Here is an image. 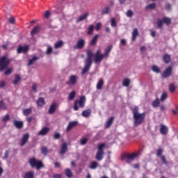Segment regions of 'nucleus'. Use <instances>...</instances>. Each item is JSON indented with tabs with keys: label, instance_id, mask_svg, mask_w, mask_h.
<instances>
[{
	"label": "nucleus",
	"instance_id": "7",
	"mask_svg": "<svg viewBox=\"0 0 178 178\" xmlns=\"http://www.w3.org/2000/svg\"><path fill=\"white\" fill-rule=\"evenodd\" d=\"M10 60L6 56L0 58V72H3L9 66Z\"/></svg>",
	"mask_w": 178,
	"mask_h": 178
},
{
	"label": "nucleus",
	"instance_id": "42",
	"mask_svg": "<svg viewBox=\"0 0 178 178\" xmlns=\"http://www.w3.org/2000/svg\"><path fill=\"white\" fill-rule=\"evenodd\" d=\"M152 70L154 72V73H161V69L156 65H153L152 67Z\"/></svg>",
	"mask_w": 178,
	"mask_h": 178
},
{
	"label": "nucleus",
	"instance_id": "28",
	"mask_svg": "<svg viewBox=\"0 0 178 178\" xmlns=\"http://www.w3.org/2000/svg\"><path fill=\"white\" fill-rule=\"evenodd\" d=\"M88 17V13H86L84 15L79 16V17L76 19L77 23H80V22H83V20H86Z\"/></svg>",
	"mask_w": 178,
	"mask_h": 178
},
{
	"label": "nucleus",
	"instance_id": "4",
	"mask_svg": "<svg viewBox=\"0 0 178 178\" xmlns=\"http://www.w3.org/2000/svg\"><path fill=\"white\" fill-rule=\"evenodd\" d=\"M29 163L32 168H35L37 170H40L42 168H44V163L41 160L35 159V157L29 159Z\"/></svg>",
	"mask_w": 178,
	"mask_h": 178
},
{
	"label": "nucleus",
	"instance_id": "63",
	"mask_svg": "<svg viewBox=\"0 0 178 178\" xmlns=\"http://www.w3.org/2000/svg\"><path fill=\"white\" fill-rule=\"evenodd\" d=\"M8 47H9V42H8L6 44H3L1 46V48L6 50V49H8Z\"/></svg>",
	"mask_w": 178,
	"mask_h": 178
},
{
	"label": "nucleus",
	"instance_id": "30",
	"mask_svg": "<svg viewBox=\"0 0 178 178\" xmlns=\"http://www.w3.org/2000/svg\"><path fill=\"white\" fill-rule=\"evenodd\" d=\"M40 33V26H35L31 31V35H35Z\"/></svg>",
	"mask_w": 178,
	"mask_h": 178
},
{
	"label": "nucleus",
	"instance_id": "62",
	"mask_svg": "<svg viewBox=\"0 0 178 178\" xmlns=\"http://www.w3.org/2000/svg\"><path fill=\"white\" fill-rule=\"evenodd\" d=\"M46 54L49 55V54H52V47H49L47 49Z\"/></svg>",
	"mask_w": 178,
	"mask_h": 178
},
{
	"label": "nucleus",
	"instance_id": "47",
	"mask_svg": "<svg viewBox=\"0 0 178 178\" xmlns=\"http://www.w3.org/2000/svg\"><path fill=\"white\" fill-rule=\"evenodd\" d=\"M156 4L155 3H149L145 7V9H155Z\"/></svg>",
	"mask_w": 178,
	"mask_h": 178
},
{
	"label": "nucleus",
	"instance_id": "64",
	"mask_svg": "<svg viewBox=\"0 0 178 178\" xmlns=\"http://www.w3.org/2000/svg\"><path fill=\"white\" fill-rule=\"evenodd\" d=\"M53 178H62V175L60 174H54Z\"/></svg>",
	"mask_w": 178,
	"mask_h": 178
},
{
	"label": "nucleus",
	"instance_id": "29",
	"mask_svg": "<svg viewBox=\"0 0 178 178\" xmlns=\"http://www.w3.org/2000/svg\"><path fill=\"white\" fill-rule=\"evenodd\" d=\"M81 115L83 118H88L91 115V109L88 108L82 111Z\"/></svg>",
	"mask_w": 178,
	"mask_h": 178
},
{
	"label": "nucleus",
	"instance_id": "2",
	"mask_svg": "<svg viewBox=\"0 0 178 178\" xmlns=\"http://www.w3.org/2000/svg\"><path fill=\"white\" fill-rule=\"evenodd\" d=\"M87 58L85 60V65L82 70L81 74L84 76L86 73L90 71L91 66H92V57L94 54H92V49H88L86 51Z\"/></svg>",
	"mask_w": 178,
	"mask_h": 178
},
{
	"label": "nucleus",
	"instance_id": "45",
	"mask_svg": "<svg viewBox=\"0 0 178 178\" xmlns=\"http://www.w3.org/2000/svg\"><path fill=\"white\" fill-rule=\"evenodd\" d=\"M169 91L170 92H175L176 91V86L173 83L169 85Z\"/></svg>",
	"mask_w": 178,
	"mask_h": 178
},
{
	"label": "nucleus",
	"instance_id": "3",
	"mask_svg": "<svg viewBox=\"0 0 178 178\" xmlns=\"http://www.w3.org/2000/svg\"><path fill=\"white\" fill-rule=\"evenodd\" d=\"M141 155V151H138L134 153H125L121 156L122 161L126 160V162L127 163H131L136 158H138V156H140Z\"/></svg>",
	"mask_w": 178,
	"mask_h": 178
},
{
	"label": "nucleus",
	"instance_id": "51",
	"mask_svg": "<svg viewBox=\"0 0 178 178\" xmlns=\"http://www.w3.org/2000/svg\"><path fill=\"white\" fill-rule=\"evenodd\" d=\"M88 142V138H83L80 140L81 145H86V144H87Z\"/></svg>",
	"mask_w": 178,
	"mask_h": 178
},
{
	"label": "nucleus",
	"instance_id": "15",
	"mask_svg": "<svg viewBox=\"0 0 178 178\" xmlns=\"http://www.w3.org/2000/svg\"><path fill=\"white\" fill-rule=\"evenodd\" d=\"M78 124L79 122L77 121L70 122L67 127L66 131H70V130L74 129Z\"/></svg>",
	"mask_w": 178,
	"mask_h": 178
},
{
	"label": "nucleus",
	"instance_id": "55",
	"mask_svg": "<svg viewBox=\"0 0 178 178\" xmlns=\"http://www.w3.org/2000/svg\"><path fill=\"white\" fill-rule=\"evenodd\" d=\"M101 27H102V24H101V22H99L97 24V25L95 26V30L97 31H99V30H101Z\"/></svg>",
	"mask_w": 178,
	"mask_h": 178
},
{
	"label": "nucleus",
	"instance_id": "23",
	"mask_svg": "<svg viewBox=\"0 0 178 178\" xmlns=\"http://www.w3.org/2000/svg\"><path fill=\"white\" fill-rule=\"evenodd\" d=\"M38 106H44L45 105V99L42 97H39L36 102Z\"/></svg>",
	"mask_w": 178,
	"mask_h": 178
},
{
	"label": "nucleus",
	"instance_id": "49",
	"mask_svg": "<svg viewBox=\"0 0 178 178\" xmlns=\"http://www.w3.org/2000/svg\"><path fill=\"white\" fill-rule=\"evenodd\" d=\"M161 160L162 161V163L163 165H169V162L168 161V160H166V157L163 155H162L161 156Z\"/></svg>",
	"mask_w": 178,
	"mask_h": 178
},
{
	"label": "nucleus",
	"instance_id": "5",
	"mask_svg": "<svg viewBox=\"0 0 178 178\" xmlns=\"http://www.w3.org/2000/svg\"><path fill=\"white\" fill-rule=\"evenodd\" d=\"M86 106V96H81L80 99H76L74 103V111H79V108Z\"/></svg>",
	"mask_w": 178,
	"mask_h": 178
},
{
	"label": "nucleus",
	"instance_id": "60",
	"mask_svg": "<svg viewBox=\"0 0 178 178\" xmlns=\"http://www.w3.org/2000/svg\"><path fill=\"white\" fill-rule=\"evenodd\" d=\"M116 26V19L115 18L111 19V27H115Z\"/></svg>",
	"mask_w": 178,
	"mask_h": 178
},
{
	"label": "nucleus",
	"instance_id": "36",
	"mask_svg": "<svg viewBox=\"0 0 178 178\" xmlns=\"http://www.w3.org/2000/svg\"><path fill=\"white\" fill-rule=\"evenodd\" d=\"M0 109H1V111H6V109H8V106H6V104H5L3 101H0Z\"/></svg>",
	"mask_w": 178,
	"mask_h": 178
},
{
	"label": "nucleus",
	"instance_id": "57",
	"mask_svg": "<svg viewBox=\"0 0 178 178\" xmlns=\"http://www.w3.org/2000/svg\"><path fill=\"white\" fill-rule=\"evenodd\" d=\"M54 140H59L60 138V134L55 133L54 135Z\"/></svg>",
	"mask_w": 178,
	"mask_h": 178
},
{
	"label": "nucleus",
	"instance_id": "14",
	"mask_svg": "<svg viewBox=\"0 0 178 178\" xmlns=\"http://www.w3.org/2000/svg\"><path fill=\"white\" fill-rule=\"evenodd\" d=\"M77 76L76 75H71L69 79V81L67 82V84H72V86H74L76 83H77Z\"/></svg>",
	"mask_w": 178,
	"mask_h": 178
},
{
	"label": "nucleus",
	"instance_id": "12",
	"mask_svg": "<svg viewBox=\"0 0 178 178\" xmlns=\"http://www.w3.org/2000/svg\"><path fill=\"white\" fill-rule=\"evenodd\" d=\"M160 133L163 136H166L169 133V128L166 125L161 124L160 125Z\"/></svg>",
	"mask_w": 178,
	"mask_h": 178
},
{
	"label": "nucleus",
	"instance_id": "38",
	"mask_svg": "<svg viewBox=\"0 0 178 178\" xmlns=\"http://www.w3.org/2000/svg\"><path fill=\"white\" fill-rule=\"evenodd\" d=\"M31 112H33L31 108H26L23 111L24 116H29V115H31Z\"/></svg>",
	"mask_w": 178,
	"mask_h": 178
},
{
	"label": "nucleus",
	"instance_id": "34",
	"mask_svg": "<svg viewBox=\"0 0 178 178\" xmlns=\"http://www.w3.org/2000/svg\"><path fill=\"white\" fill-rule=\"evenodd\" d=\"M87 34L88 35H92V34H94V25L89 26Z\"/></svg>",
	"mask_w": 178,
	"mask_h": 178
},
{
	"label": "nucleus",
	"instance_id": "32",
	"mask_svg": "<svg viewBox=\"0 0 178 178\" xmlns=\"http://www.w3.org/2000/svg\"><path fill=\"white\" fill-rule=\"evenodd\" d=\"M163 23H165L167 24V26H169L172 23V19L168 17H163Z\"/></svg>",
	"mask_w": 178,
	"mask_h": 178
},
{
	"label": "nucleus",
	"instance_id": "46",
	"mask_svg": "<svg viewBox=\"0 0 178 178\" xmlns=\"http://www.w3.org/2000/svg\"><path fill=\"white\" fill-rule=\"evenodd\" d=\"M20 80H22V78H20L19 75H15V78L13 80V84L15 86H16V84H17V83H19V81H20Z\"/></svg>",
	"mask_w": 178,
	"mask_h": 178
},
{
	"label": "nucleus",
	"instance_id": "37",
	"mask_svg": "<svg viewBox=\"0 0 178 178\" xmlns=\"http://www.w3.org/2000/svg\"><path fill=\"white\" fill-rule=\"evenodd\" d=\"M38 57L34 56L32 59H30L28 63V66H31L36 60H38Z\"/></svg>",
	"mask_w": 178,
	"mask_h": 178
},
{
	"label": "nucleus",
	"instance_id": "31",
	"mask_svg": "<svg viewBox=\"0 0 178 178\" xmlns=\"http://www.w3.org/2000/svg\"><path fill=\"white\" fill-rule=\"evenodd\" d=\"M34 171L26 172L24 175V178H34Z\"/></svg>",
	"mask_w": 178,
	"mask_h": 178
},
{
	"label": "nucleus",
	"instance_id": "27",
	"mask_svg": "<svg viewBox=\"0 0 178 178\" xmlns=\"http://www.w3.org/2000/svg\"><path fill=\"white\" fill-rule=\"evenodd\" d=\"M104 79H101L99 81L97 82L96 88L97 90H102V87L104 86Z\"/></svg>",
	"mask_w": 178,
	"mask_h": 178
},
{
	"label": "nucleus",
	"instance_id": "11",
	"mask_svg": "<svg viewBox=\"0 0 178 178\" xmlns=\"http://www.w3.org/2000/svg\"><path fill=\"white\" fill-rule=\"evenodd\" d=\"M30 138V134L29 133H26L22 136L20 146L24 147L26 144H27V141H29V139Z\"/></svg>",
	"mask_w": 178,
	"mask_h": 178
},
{
	"label": "nucleus",
	"instance_id": "20",
	"mask_svg": "<svg viewBox=\"0 0 178 178\" xmlns=\"http://www.w3.org/2000/svg\"><path fill=\"white\" fill-rule=\"evenodd\" d=\"M56 106H58V104L56 103L51 104L49 108V115H52V113H54L55 111H56Z\"/></svg>",
	"mask_w": 178,
	"mask_h": 178
},
{
	"label": "nucleus",
	"instance_id": "16",
	"mask_svg": "<svg viewBox=\"0 0 178 178\" xmlns=\"http://www.w3.org/2000/svg\"><path fill=\"white\" fill-rule=\"evenodd\" d=\"M49 133V128L44 127L38 133V136H47Z\"/></svg>",
	"mask_w": 178,
	"mask_h": 178
},
{
	"label": "nucleus",
	"instance_id": "13",
	"mask_svg": "<svg viewBox=\"0 0 178 178\" xmlns=\"http://www.w3.org/2000/svg\"><path fill=\"white\" fill-rule=\"evenodd\" d=\"M27 51H29V46L26 45V46H19L17 49V54H26V52H27Z\"/></svg>",
	"mask_w": 178,
	"mask_h": 178
},
{
	"label": "nucleus",
	"instance_id": "18",
	"mask_svg": "<svg viewBox=\"0 0 178 178\" xmlns=\"http://www.w3.org/2000/svg\"><path fill=\"white\" fill-rule=\"evenodd\" d=\"M13 124L15 126V127H16V129H22L24 124L22 121H18L16 120H13Z\"/></svg>",
	"mask_w": 178,
	"mask_h": 178
},
{
	"label": "nucleus",
	"instance_id": "19",
	"mask_svg": "<svg viewBox=\"0 0 178 178\" xmlns=\"http://www.w3.org/2000/svg\"><path fill=\"white\" fill-rule=\"evenodd\" d=\"M99 37V35L98 34L95 35L90 42V45H92V47H94V45H96L97 42H98Z\"/></svg>",
	"mask_w": 178,
	"mask_h": 178
},
{
	"label": "nucleus",
	"instance_id": "17",
	"mask_svg": "<svg viewBox=\"0 0 178 178\" xmlns=\"http://www.w3.org/2000/svg\"><path fill=\"white\" fill-rule=\"evenodd\" d=\"M67 152V143H64L60 147V155H63L64 154H66V152Z\"/></svg>",
	"mask_w": 178,
	"mask_h": 178
},
{
	"label": "nucleus",
	"instance_id": "56",
	"mask_svg": "<svg viewBox=\"0 0 178 178\" xmlns=\"http://www.w3.org/2000/svg\"><path fill=\"white\" fill-rule=\"evenodd\" d=\"M49 16H51V13L49 11L47 10L44 12V17H45V19H49Z\"/></svg>",
	"mask_w": 178,
	"mask_h": 178
},
{
	"label": "nucleus",
	"instance_id": "54",
	"mask_svg": "<svg viewBox=\"0 0 178 178\" xmlns=\"http://www.w3.org/2000/svg\"><path fill=\"white\" fill-rule=\"evenodd\" d=\"M12 74V68H8L4 72L5 76H9V74Z\"/></svg>",
	"mask_w": 178,
	"mask_h": 178
},
{
	"label": "nucleus",
	"instance_id": "1",
	"mask_svg": "<svg viewBox=\"0 0 178 178\" xmlns=\"http://www.w3.org/2000/svg\"><path fill=\"white\" fill-rule=\"evenodd\" d=\"M134 125L135 127L143 124L145 120V113H138V106H135L132 109Z\"/></svg>",
	"mask_w": 178,
	"mask_h": 178
},
{
	"label": "nucleus",
	"instance_id": "41",
	"mask_svg": "<svg viewBox=\"0 0 178 178\" xmlns=\"http://www.w3.org/2000/svg\"><path fill=\"white\" fill-rule=\"evenodd\" d=\"M74 97H76V91L72 90L69 95L68 99H70V101H72V99H74Z\"/></svg>",
	"mask_w": 178,
	"mask_h": 178
},
{
	"label": "nucleus",
	"instance_id": "8",
	"mask_svg": "<svg viewBox=\"0 0 178 178\" xmlns=\"http://www.w3.org/2000/svg\"><path fill=\"white\" fill-rule=\"evenodd\" d=\"M104 58H105V56L101 54V49H97L95 54L94 55L95 63H101V62L104 60Z\"/></svg>",
	"mask_w": 178,
	"mask_h": 178
},
{
	"label": "nucleus",
	"instance_id": "22",
	"mask_svg": "<svg viewBox=\"0 0 178 178\" xmlns=\"http://www.w3.org/2000/svg\"><path fill=\"white\" fill-rule=\"evenodd\" d=\"M163 60L164 63H170L172 58H170V55L165 54L163 56Z\"/></svg>",
	"mask_w": 178,
	"mask_h": 178
},
{
	"label": "nucleus",
	"instance_id": "26",
	"mask_svg": "<svg viewBox=\"0 0 178 178\" xmlns=\"http://www.w3.org/2000/svg\"><path fill=\"white\" fill-rule=\"evenodd\" d=\"M160 104H161V101L159 100V99L158 97L156 98V99H154L152 102V106L153 108H158V106H159Z\"/></svg>",
	"mask_w": 178,
	"mask_h": 178
},
{
	"label": "nucleus",
	"instance_id": "59",
	"mask_svg": "<svg viewBox=\"0 0 178 178\" xmlns=\"http://www.w3.org/2000/svg\"><path fill=\"white\" fill-rule=\"evenodd\" d=\"M127 17H133V11L131 10H129L127 12Z\"/></svg>",
	"mask_w": 178,
	"mask_h": 178
},
{
	"label": "nucleus",
	"instance_id": "61",
	"mask_svg": "<svg viewBox=\"0 0 178 178\" xmlns=\"http://www.w3.org/2000/svg\"><path fill=\"white\" fill-rule=\"evenodd\" d=\"M32 90L34 92H37V83H34L32 86Z\"/></svg>",
	"mask_w": 178,
	"mask_h": 178
},
{
	"label": "nucleus",
	"instance_id": "39",
	"mask_svg": "<svg viewBox=\"0 0 178 178\" xmlns=\"http://www.w3.org/2000/svg\"><path fill=\"white\" fill-rule=\"evenodd\" d=\"M90 169H97L98 168V163L97 161H92L90 165L89 166Z\"/></svg>",
	"mask_w": 178,
	"mask_h": 178
},
{
	"label": "nucleus",
	"instance_id": "52",
	"mask_svg": "<svg viewBox=\"0 0 178 178\" xmlns=\"http://www.w3.org/2000/svg\"><path fill=\"white\" fill-rule=\"evenodd\" d=\"M162 154H163V149L159 148L156 150V156H158L159 158H161L162 156Z\"/></svg>",
	"mask_w": 178,
	"mask_h": 178
},
{
	"label": "nucleus",
	"instance_id": "21",
	"mask_svg": "<svg viewBox=\"0 0 178 178\" xmlns=\"http://www.w3.org/2000/svg\"><path fill=\"white\" fill-rule=\"evenodd\" d=\"M115 120V117H111L107 122H106L105 127L106 129H109L111 126L113 124V121Z\"/></svg>",
	"mask_w": 178,
	"mask_h": 178
},
{
	"label": "nucleus",
	"instance_id": "40",
	"mask_svg": "<svg viewBox=\"0 0 178 178\" xmlns=\"http://www.w3.org/2000/svg\"><path fill=\"white\" fill-rule=\"evenodd\" d=\"M110 11H111V8L105 7L102 10V15H108V13H109Z\"/></svg>",
	"mask_w": 178,
	"mask_h": 178
},
{
	"label": "nucleus",
	"instance_id": "43",
	"mask_svg": "<svg viewBox=\"0 0 178 178\" xmlns=\"http://www.w3.org/2000/svg\"><path fill=\"white\" fill-rule=\"evenodd\" d=\"M122 84L124 87H129V86H130V79L127 78L124 79L122 81Z\"/></svg>",
	"mask_w": 178,
	"mask_h": 178
},
{
	"label": "nucleus",
	"instance_id": "10",
	"mask_svg": "<svg viewBox=\"0 0 178 178\" xmlns=\"http://www.w3.org/2000/svg\"><path fill=\"white\" fill-rule=\"evenodd\" d=\"M172 72H173V67H172V66H169L164 70L161 76L163 79H168V77H170V76H172Z\"/></svg>",
	"mask_w": 178,
	"mask_h": 178
},
{
	"label": "nucleus",
	"instance_id": "50",
	"mask_svg": "<svg viewBox=\"0 0 178 178\" xmlns=\"http://www.w3.org/2000/svg\"><path fill=\"white\" fill-rule=\"evenodd\" d=\"M41 151H42V154H43V155H47L48 154V147H42L41 148Z\"/></svg>",
	"mask_w": 178,
	"mask_h": 178
},
{
	"label": "nucleus",
	"instance_id": "53",
	"mask_svg": "<svg viewBox=\"0 0 178 178\" xmlns=\"http://www.w3.org/2000/svg\"><path fill=\"white\" fill-rule=\"evenodd\" d=\"M10 120V116H9V114L6 115L3 118H2V122H8V120Z\"/></svg>",
	"mask_w": 178,
	"mask_h": 178
},
{
	"label": "nucleus",
	"instance_id": "6",
	"mask_svg": "<svg viewBox=\"0 0 178 178\" xmlns=\"http://www.w3.org/2000/svg\"><path fill=\"white\" fill-rule=\"evenodd\" d=\"M105 143H101L97 147V152L96 153L95 159L97 161H102L104 159V147H106Z\"/></svg>",
	"mask_w": 178,
	"mask_h": 178
},
{
	"label": "nucleus",
	"instance_id": "9",
	"mask_svg": "<svg viewBox=\"0 0 178 178\" xmlns=\"http://www.w3.org/2000/svg\"><path fill=\"white\" fill-rule=\"evenodd\" d=\"M86 47V40L81 38L77 40L76 45H74V49H83Z\"/></svg>",
	"mask_w": 178,
	"mask_h": 178
},
{
	"label": "nucleus",
	"instance_id": "25",
	"mask_svg": "<svg viewBox=\"0 0 178 178\" xmlns=\"http://www.w3.org/2000/svg\"><path fill=\"white\" fill-rule=\"evenodd\" d=\"M64 172H65V176H67L68 178L73 177V172H72L70 168H65L64 170Z\"/></svg>",
	"mask_w": 178,
	"mask_h": 178
},
{
	"label": "nucleus",
	"instance_id": "35",
	"mask_svg": "<svg viewBox=\"0 0 178 178\" xmlns=\"http://www.w3.org/2000/svg\"><path fill=\"white\" fill-rule=\"evenodd\" d=\"M137 35H138V30L135 29L132 32V41H134L137 38Z\"/></svg>",
	"mask_w": 178,
	"mask_h": 178
},
{
	"label": "nucleus",
	"instance_id": "44",
	"mask_svg": "<svg viewBox=\"0 0 178 178\" xmlns=\"http://www.w3.org/2000/svg\"><path fill=\"white\" fill-rule=\"evenodd\" d=\"M156 24L159 29H162V27L163 26V20L159 19L156 22Z\"/></svg>",
	"mask_w": 178,
	"mask_h": 178
},
{
	"label": "nucleus",
	"instance_id": "24",
	"mask_svg": "<svg viewBox=\"0 0 178 178\" xmlns=\"http://www.w3.org/2000/svg\"><path fill=\"white\" fill-rule=\"evenodd\" d=\"M112 48H113V47L111 44L105 50L104 54H103L105 58H108L109 56V54L111 53V51H112Z\"/></svg>",
	"mask_w": 178,
	"mask_h": 178
},
{
	"label": "nucleus",
	"instance_id": "58",
	"mask_svg": "<svg viewBox=\"0 0 178 178\" xmlns=\"http://www.w3.org/2000/svg\"><path fill=\"white\" fill-rule=\"evenodd\" d=\"M15 17H11L8 19V23H10V24H15Z\"/></svg>",
	"mask_w": 178,
	"mask_h": 178
},
{
	"label": "nucleus",
	"instance_id": "48",
	"mask_svg": "<svg viewBox=\"0 0 178 178\" xmlns=\"http://www.w3.org/2000/svg\"><path fill=\"white\" fill-rule=\"evenodd\" d=\"M168 99V93L166 92H163L162 93L161 96V101L162 102H163V101H166V99Z\"/></svg>",
	"mask_w": 178,
	"mask_h": 178
},
{
	"label": "nucleus",
	"instance_id": "33",
	"mask_svg": "<svg viewBox=\"0 0 178 178\" xmlns=\"http://www.w3.org/2000/svg\"><path fill=\"white\" fill-rule=\"evenodd\" d=\"M61 47H63V41L62 40L58 41L54 44V48H56V49H58V48H61Z\"/></svg>",
	"mask_w": 178,
	"mask_h": 178
}]
</instances>
